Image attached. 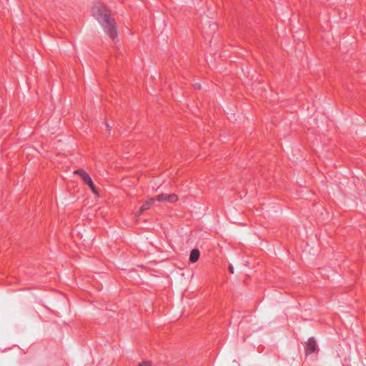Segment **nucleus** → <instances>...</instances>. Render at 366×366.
<instances>
[{"label":"nucleus","instance_id":"nucleus-3","mask_svg":"<svg viewBox=\"0 0 366 366\" xmlns=\"http://www.w3.org/2000/svg\"><path fill=\"white\" fill-rule=\"evenodd\" d=\"M316 349H317V344H316L315 340L313 337L310 338L307 343L306 352L307 354H311V353L315 352Z\"/></svg>","mask_w":366,"mask_h":366},{"label":"nucleus","instance_id":"nucleus-2","mask_svg":"<svg viewBox=\"0 0 366 366\" xmlns=\"http://www.w3.org/2000/svg\"><path fill=\"white\" fill-rule=\"evenodd\" d=\"M155 199L156 201L158 202H175L177 200V197L174 194H162L158 195Z\"/></svg>","mask_w":366,"mask_h":366},{"label":"nucleus","instance_id":"nucleus-11","mask_svg":"<svg viewBox=\"0 0 366 366\" xmlns=\"http://www.w3.org/2000/svg\"><path fill=\"white\" fill-rule=\"evenodd\" d=\"M229 272H230L232 274H233V273H234V267H233V266H232V264H229Z\"/></svg>","mask_w":366,"mask_h":366},{"label":"nucleus","instance_id":"nucleus-7","mask_svg":"<svg viewBox=\"0 0 366 366\" xmlns=\"http://www.w3.org/2000/svg\"><path fill=\"white\" fill-rule=\"evenodd\" d=\"M76 174H78L81 178L86 173L84 169H76L74 172Z\"/></svg>","mask_w":366,"mask_h":366},{"label":"nucleus","instance_id":"nucleus-10","mask_svg":"<svg viewBox=\"0 0 366 366\" xmlns=\"http://www.w3.org/2000/svg\"><path fill=\"white\" fill-rule=\"evenodd\" d=\"M194 88H195L196 89H201V85H200V84H199V83H196V84H194Z\"/></svg>","mask_w":366,"mask_h":366},{"label":"nucleus","instance_id":"nucleus-5","mask_svg":"<svg viewBox=\"0 0 366 366\" xmlns=\"http://www.w3.org/2000/svg\"><path fill=\"white\" fill-rule=\"evenodd\" d=\"M156 201V199L155 198H150L149 200H147V202H145L141 207L140 208V212H143L147 209H149L151 206H152L154 202Z\"/></svg>","mask_w":366,"mask_h":366},{"label":"nucleus","instance_id":"nucleus-1","mask_svg":"<svg viewBox=\"0 0 366 366\" xmlns=\"http://www.w3.org/2000/svg\"><path fill=\"white\" fill-rule=\"evenodd\" d=\"M93 14L101 24L104 32L112 39L117 36V26L114 20L111 18L105 5L98 3L93 6Z\"/></svg>","mask_w":366,"mask_h":366},{"label":"nucleus","instance_id":"nucleus-9","mask_svg":"<svg viewBox=\"0 0 366 366\" xmlns=\"http://www.w3.org/2000/svg\"><path fill=\"white\" fill-rule=\"evenodd\" d=\"M139 366H151L149 362H143L139 365Z\"/></svg>","mask_w":366,"mask_h":366},{"label":"nucleus","instance_id":"nucleus-12","mask_svg":"<svg viewBox=\"0 0 366 366\" xmlns=\"http://www.w3.org/2000/svg\"><path fill=\"white\" fill-rule=\"evenodd\" d=\"M105 126L107 127L108 130L110 132L109 125L108 124L105 123Z\"/></svg>","mask_w":366,"mask_h":366},{"label":"nucleus","instance_id":"nucleus-8","mask_svg":"<svg viewBox=\"0 0 366 366\" xmlns=\"http://www.w3.org/2000/svg\"><path fill=\"white\" fill-rule=\"evenodd\" d=\"M91 177L88 174V173L86 172L82 177H81V179L84 181V183H86L87 182V179H90Z\"/></svg>","mask_w":366,"mask_h":366},{"label":"nucleus","instance_id":"nucleus-6","mask_svg":"<svg viewBox=\"0 0 366 366\" xmlns=\"http://www.w3.org/2000/svg\"><path fill=\"white\" fill-rule=\"evenodd\" d=\"M85 184H87V185L91 188L92 191L94 194H96V193H97V190H96V189H95V187H94V182H93V181H92V178L88 179H87V182H86Z\"/></svg>","mask_w":366,"mask_h":366},{"label":"nucleus","instance_id":"nucleus-4","mask_svg":"<svg viewBox=\"0 0 366 366\" xmlns=\"http://www.w3.org/2000/svg\"><path fill=\"white\" fill-rule=\"evenodd\" d=\"M199 256H200V252H199V249H193L190 252L189 261L192 263H194L199 259Z\"/></svg>","mask_w":366,"mask_h":366}]
</instances>
